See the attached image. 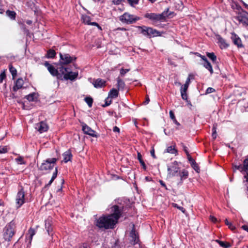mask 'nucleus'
Masks as SVG:
<instances>
[{
	"label": "nucleus",
	"mask_w": 248,
	"mask_h": 248,
	"mask_svg": "<svg viewBox=\"0 0 248 248\" xmlns=\"http://www.w3.org/2000/svg\"><path fill=\"white\" fill-rule=\"evenodd\" d=\"M203 65L204 67H205L207 69H208L211 74H213V70L212 68V66L211 64V63L208 62H204L203 64Z\"/></svg>",
	"instance_id": "32"
},
{
	"label": "nucleus",
	"mask_w": 248,
	"mask_h": 248,
	"mask_svg": "<svg viewBox=\"0 0 248 248\" xmlns=\"http://www.w3.org/2000/svg\"><path fill=\"white\" fill-rule=\"evenodd\" d=\"M7 152V148L6 147H0V154L6 153Z\"/></svg>",
	"instance_id": "49"
},
{
	"label": "nucleus",
	"mask_w": 248,
	"mask_h": 248,
	"mask_svg": "<svg viewBox=\"0 0 248 248\" xmlns=\"http://www.w3.org/2000/svg\"><path fill=\"white\" fill-rule=\"evenodd\" d=\"M10 71L13 78H15L16 76V70L15 68L13 67L12 65L9 66Z\"/></svg>",
	"instance_id": "38"
},
{
	"label": "nucleus",
	"mask_w": 248,
	"mask_h": 248,
	"mask_svg": "<svg viewBox=\"0 0 248 248\" xmlns=\"http://www.w3.org/2000/svg\"><path fill=\"white\" fill-rule=\"evenodd\" d=\"M118 90L112 89L108 93V97L110 98H115L118 96Z\"/></svg>",
	"instance_id": "24"
},
{
	"label": "nucleus",
	"mask_w": 248,
	"mask_h": 248,
	"mask_svg": "<svg viewBox=\"0 0 248 248\" xmlns=\"http://www.w3.org/2000/svg\"><path fill=\"white\" fill-rule=\"evenodd\" d=\"M57 173H58V168H57V167H56L55 168V171L53 173V175H52V176L51 177V179L49 181L48 183L46 185V186H50L51 185V184L52 183V182H53L54 179L57 177Z\"/></svg>",
	"instance_id": "28"
},
{
	"label": "nucleus",
	"mask_w": 248,
	"mask_h": 248,
	"mask_svg": "<svg viewBox=\"0 0 248 248\" xmlns=\"http://www.w3.org/2000/svg\"><path fill=\"white\" fill-rule=\"evenodd\" d=\"M210 219L213 222H216L217 220V218L212 216H210Z\"/></svg>",
	"instance_id": "58"
},
{
	"label": "nucleus",
	"mask_w": 248,
	"mask_h": 248,
	"mask_svg": "<svg viewBox=\"0 0 248 248\" xmlns=\"http://www.w3.org/2000/svg\"><path fill=\"white\" fill-rule=\"evenodd\" d=\"M82 19L83 20V22L87 24L90 25L91 23V18L89 16L87 15L82 16Z\"/></svg>",
	"instance_id": "33"
},
{
	"label": "nucleus",
	"mask_w": 248,
	"mask_h": 248,
	"mask_svg": "<svg viewBox=\"0 0 248 248\" xmlns=\"http://www.w3.org/2000/svg\"><path fill=\"white\" fill-rule=\"evenodd\" d=\"M216 242L222 248H229L231 247L230 243L228 242H224L218 240H217Z\"/></svg>",
	"instance_id": "30"
},
{
	"label": "nucleus",
	"mask_w": 248,
	"mask_h": 248,
	"mask_svg": "<svg viewBox=\"0 0 248 248\" xmlns=\"http://www.w3.org/2000/svg\"><path fill=\"white\" fill-rule=\"evenodd\" d=\"M56 55V52L55 50L52 49H50L47 51V57L48 58H53L55 57Z\"/></svg>",
	"instance_id": "34"
},
{
	"label": "nucleus",
	"mask_w": 248,
	"mask_h": 248,
	"mask_svg": "<svg viewBox=\"0 0 248 248\" xmlns=\"http://www.w3.org/2000/svg\"><path fill=\"white\" fill-rule=\"evenodd\" d=\"M170 118L172 120H173L175 119L174 114L173 112H172V111H171V110H170Z\"/></svg>",
	"instance_id": "54"
},
{
	"label": "nucleus",
	"mask_w": 248,
	"mask_h": 248,
	"mask_svg": "<svg viewBox=\"0 0 248 248\" xmlns=\"http://www.w3.org/2000/svg\"><path fill=\"white\" fill-rule=\"evenodd\" d=\"M78 75V72H72L69 68L67 73L63 76V78L65 80H74L77 78Z\"/></svg>",
	"instance_id": "10"
},
{
	"label": "nucleus",
	"mask_w": 248,
	"mask_h": 248,
	"mask_svg": "<svg viewBox=\"0 0 248 248\" xmlns=\"http://www.w3.org/2000/svg\"><path fill=\"white\" fill-rule=\"evenodd\" d=\"M117 82L118 90H119L124 89L125 86L124 82L122 79L120 78L119 77L117 78Z\"/></svg>",
	"instance_id": "25"
},
{
	"label": "nucleus",
	"mask_w": 248,
	"mask_h": 248,
	"mask_svg": "<svg viewBox=\"0 0 248 248\" xmlns=\"http://www.w3.org/2000/svg\"><path fill=\"white\" fill-rule=\"evenodd\" d=\"M25 202V192L23 189L19 190L16 196V203L17 208L20 207Z\"/></svg>",
	"instance_id": "8"
},
{
	"label": "nucleus",
	"mask_w": 248,
	"mask_h": 248,
	"mask_svg": "<svg viewBox=\"0 0 248 248\" xmlns=\"http://www.w3.org/2000/svg\"><path fill=\"white\" fill-rule=\"evenodd\" d=\"M113 131L114 132H118V133H119L120 132V129L117 126H114L113 127Z\"/></svg>",
	"instance_id": "59"
},
{
	"label": "nucleus",
	"mask_w": 248,
	"mask_h": 248,
	"mask_svg": "<svg viewBox=\"0 0 248 248\" xmlns=\"http://www.w3.org/2000/svg\"><path fill=\"white\" fill-rule=\"evenodd\" d=\"M212 130H213L212 137L214 139H215L217 138V132H216V126L215 125H214Z\"/></svg>",
	"instance_id": "46"
},
{
	"label": "nucleus",
	"mask_w": 248,
	"mask_h": 248,
	"mask_svg": "<svg viewBox=\"0 0 248 248\" xmlns=\"http://www.w3.org/2000/svg\"><path fill=\"white\" fill-rule=\"evenodd\" d=\"M243 168V172L246 173V175H245V178L246 179V181L248 183L247 190L248 191V157L244 160Z\"/></svg>",
	"instance_id": "19"
},
{
	"label": "nucleus",
	"mask_w": 248,
	"mask_h": 248,
	"mask_svg": "<svg viewBox=\"0 0 248 248\" xmlns=\"http://www.w3.org/2000/svg\"><path fill=\"white\" fill-rule=\"evenodd\" d=\"M112 2L115 5H118L120 3L122 0H112Z\"/></svg>",
	"instance_id": "56"
},
{
	"label": "nucleus",
	"mask_w": 248,
	"mask_h": 248,
	"mask_svg": "<svg viewBox=\"0 0 248 248\" xmlns=\"http://www.w3.org/2000/svg\"><path fill=\"white\" fill-rule=\"evenodd\" d=\"M138 28L141 30V33L144 36L149 38L152 37L160 36V33L156 30L152 28L146 26H138Z\"/></svg>",
	"instance_id": "3"
},
{
	"label": "nucleus",
	"mask_w": 248,
	"mask_h": 248,
	"mask_svg": "<svg viewBox=\"0 0 248 248\" xmlns=\"http://www.w3.org/2000/svg\"><path fill=\"white\" fill-rule=\"evenodd\" d=\"M207 57L210 58L211 60H212L213 62L216 61L217 59V57L215 55V54L213 52L212 53H207Z\"/></svg>",
	"instance_id": "40"
},
{
	"label": "nucleus",
	"mask_w": 248,
	"mask_h": 248,
	"mask_svg": "<svg viewBox=\"0 0 248 248\" xmlns=\"http://www.w3.org/2000/svg\"><path fill=\"white\" fill-rule=\"evenodd\" d=\"M69 69V68L67 66L61 65L58 68V72L61 73L63 76L67 73V71Z\"/></svg>",
	"instance_id": "26"
},
{
	"label": "nucleus",
	"mask_w": 248,
	"mask_h": 248,
	"mask_svg": "<svg viewBox=\"0 0 248 248\" xmlns=\"http://www.w3.org/2000/svg\"><path fill=\"white\" fill-rule=\"evenodd\" d=\"M35 128L40 133H42L43 132L46 131L48 130V127L46 123L44 122H41L40 123L36 124Z\"/></svg>",
	"instance_id": "13"
},
{
	"label": "nucleus",
	"mask_w": 248,
	"mask_h": 248,
	"mask_svg": "<svg viewBox=\"0 0 248 248\" xmlns=\"http://www.w3.org/2000/svg\"><path fill=\"white\" fill-rule=\"evenodd\" d=\"M159 182L160 183V185L164 187L166 189H167V187L166 185H165V183L162 180H159Z\"/></svg>",
	"instance_id": "57"
},
{
	"label": "nucleus",
	"mask_w": 248,
	"mask_h": 248,
	"mask_svg": "<svg viewBox=\"0 0 248 248\" xmlns=\"http://www.w3.org/2000/svg\"><path fill=\"white\" fill-rule=\"evenodd\" d=\"M6 15L11 20H15L16 17V13L14 11L7 10L6 11Z\"/></svg>",
	"instance_id": "27"
},
{
	"label": "nucleus",
	"mask_w": 248,
	"mask_h": 248,
	"mask_svg": "<svg viewBox=\"0 0 248 248\" xmlns=\"http://www.w3.org/2000/svg\"><path fill=\"white\" fill-rule=\"evenodd\" d=\"M186 91H185L184 92V90L181 89V95L183 99L187 101V96L186 94Z\"/></svg>",
	"instance_id": "41"
},
{
	"label": "nucleus",
	"mask_w": 248,
	"mask_h": 248,
	"mask_svg": "<svg viewBox=\"0 0 248 248\" xmlns=\"http://www.w3.org/2000/svg\"><path fill=\"white\" fill-rule=\"evenodd\" d=\"M90 25H94V26H95L97 27H98V28L99 30H102L101 27L98 25V24L97 23H96V22H91V23H90Z\"/></svg>",
	"instance_id": "53"
},
{
	"label": "nucleus",
	"mask_w": 248,
	"mask_h": 248,
	"mask_svg": "<svg viewBox=\"0 0 248 248\" xmlns=\"http://www.w3.org/2000/svg\"><path fill=\"white\" fill-rule=\"evenodd\" d=\"M166 152L172 154H175L177 153V151L174 146H170L167 148L166 149Z\"/></svg>",
	"instance_id": "31"
},
{
	"label": "nucleus",
	"mask_w": 248,
	"mask_h": 248,
	"mask_svg": "<svg viewBox=\"0 0 248 248\" xmlns=\"http://www.w3.org/2000/svg\"><path fill=\"white\" fill-rule=\"evenodd\" d=\"M232 168H233V171H235L237 170H238L241 172H243V166L241 165H233Z\"/></svg>",
	"instance_id": "39"
},
{
	"label": "nucleus",
	"mask_w": 248,
	"mask_h": 248,
	"mask_svg": "<svg viewBox=\"0 0 248 248\" xmlns=\"http://www.w3.org/2000/svg\"><path fill=\"white\" fill-rule=\"evenodd\" d=\"M15 161L18 164L22 165L26 164L25 161L24 160L23 157L22 156H19L16 158Z\"/></svg>",
	"instance_id": "35"
},
{
	"label": "nucleus",
	"mask_w": 248,
	"mask_h": 248,
	"mask_svg": "<svg viewBox=\"0 0 248 248\" xmlns=\"http://www.w3.org/2000/svg\"><path fill=\"white\" fill-rule=\"evenodd\" d=\"M216 39L218 41L217 43L221 49L226 48L229 46V44L226 42L224 39L221 37L220 35H217Z\"/></svg>",
	"instance_id": "15"
},
{
	"label": "nucleus",
	"mask_w": 248,
	"mask_h": 248,
	"mask_svg": "<svg viewBox=\"0 0 248 248\" xmlns=\"http://www.w3.org/2000/svg\"><path fill=\"white\" fill-rule=\"evenodd\" d=\"M199 56L202 59L203 61H204V62L208 61L207 59L204 56H202L201 55H199Z\"/></svg>",
	"instance_id": "62"
},
{
	"label": "nucleus",
	"mask_w": 248,
	"mask_h": 248,
	"mask_svg": "<svg viewBox=\"0 0 248 248\" xmlns=\"http://www.w3.org/2000/svg\"><path fill=\"white\" fill-rule=\"evenodd\" d=\"M130 237L131 241L133 242L134 244H137L139 241V238L137 236L135 229L133 228L130 232Z\"/></svg>",
	"instance_id": "23"
},
{
	"label": "nucleus",
	"mask_w": 248,
	"mask_h": 248,
	"mask_svg": "<svg viewBox=\"0 0 248 248\" xmlns=\"http://www.w3.org/2000/svg\"><path fill=\"white\" fill-rule=\"evenodd\" d=\"M179 171H180V168L178 162L176 161L172 162L170 166H168V176L170 177L177 175Z\"/></svg>",
	"instance_id": "7"
},
{
	"label": "nucleus",
	"mask_w": 248,
	"mask_h": 248,
	"mask_svg": "<svg viewBox=\"0 0 248 248\" xmlns=\"http://www.w3.org/2000/svg\"><path fill=\"white\" fill-rule=\"evenodd\" d=\"M35 232L34 229L31 228L29 230V234H30V237L31 240L32 239L33 236L35 234Z\"/></svg>",
	"instance_id": "45"
},
{
	"label": "nucleus",
	"mask_w": 248,
	"mask_h": 248,
	"mask_svg": "<svg viewBox=\"0 0 248 248\" xmlns=\"http://www.w3.org/2000/svg\"><path fill=\"white\" fill-rule=\"evenodd\" d=\"M82 129L84 133L86 134L90 135L93 137H96V132L95 131L93 130L91 127L88 126L87 124H83Z\"/></svg>",
	"instance_id": "11"
},
{
	"label": "nucleus",
	"mask_w": 248,
	"mask_h": 248,
	"mask_svg": "<svg viewBox=\"0 0 248 248\" xmlns=\"http://www.w3.org/2000/svg\"><path fill=\"white\" fill-rule=\"evenodd\" d=\"M214 92H215V90L214 88H213L212 87H209L206 89V93L208 94V93H213Z\"/></svg>",
	"instance_id": "47"
},
{
	"label": "nucleus",
	"mask_w": 248,
	"mask_h": 248,
	"mask_svg": "<svg viewBox=\"0 0 248 248\" xmlns=\"http://www.w3.org/2000/svg\"><path fill=\"white\" fill-rule=\"evenodd\" d=\"M35 93H31L26 96V98L29 101H33L35 100Z\"/></svg>",
	"instance_id": "36"
},
{
	"label": "nucleus",
	"mask_w": 248,
	"mask_h": 248,
	"mask_svg": "<svg viewBox=\"0 0 248 248\" xmlns=\"http://www.w3.org/2000/svg\"><path fill=\"white\" fill-rule=\"evenodd\" d=\"M111 100H109V101L106 100L105 104L103 106L104 107H106V106H109L111 104Z\"/></svg>",
	"instance_id": "61"
},
{
	"label": "nucleus",
	"mask_w": 248,
	"mask_h": 248,
	"mask_svg": "<svg viewBox=\"0 0 248 248\" xmlns=\"http://www.w3.org/2000/svg\"><path fill=\"white\" fill-rule=\"evenodd\" d=\"M129 4L132 7L135 6L139 3L138 0H127Z\"/></svg>",
	"instance_id": "42"
},
{
	"label": "nucleus",
	"mask_w": 248,
	"mask_h": 248,
	"mask_svg": "<svg viewBox=\"0 0 248 248\" xmlns=\"http://www.w3.org/2000/svg\"><path fill=\"white\" fill-rule=\"evenodd\" d=\"M187 158H188V160L190 162L191 164L192 163H194V162L195 161L191 157V156H190V155L189 154L187 155Z\"/></svg>",
	"instance_id": "52"
},
{
	"label": "nucleus",
	"mask_w": 248,
	"mask_h": 248,
	"mask_svg": "<svg viewBox=\"0 0 248 248\" xmlns=\"http://www.w3.org/2000/svg\"><path fill=\"white\" fill-rule=\"evenodd\" d=\"M57 161L55 158H49L42 163L40 169L42 170H50L53 169Z\"/></svg>",
	"instance_id": "6"
},
{
	"label": "nucleus",
	"mask_w": 248,
	"mask_h": 248,
	"mask_svg": "<svg viewBox=\"0 0 248 248\" xmlns=\"http://www.w3.org/2000/svg\"><path fill=\"white\" fill-rule=\"evenodd\" d=\"M130 71V69H124V68H121V70H120V75L121 76V77H124L125 74L129 72Z\"/></svg>",
	"instance_id": "43"
},
{
	"label": "nucleus",
	"mask_w": 248,
	"mask_h": 248,
	"mask_svg": "<svg viewBox=\"0 0 248 248\" xmlns=\"http://www.w3.org/2000/svg\"><path fill=\"white\" fill-rule=\"evenodd\" d=\"M174 206L175 207H176L177 209H178L180 211H181L183 213H185L186 210L183 207L179 206L177 204H174Z\"/></svg>",
	"instance_id": "50"
},
{
	"label": "nucleus",
	"mask_w": 248,
	"mask_h": 248,
	"mask_svg": "<svg viewBox=\"0 0 248 248\" xmlns=\"http://www.w3.org/2000/svg\"><path fill=\"white\" fill-rule=\"evenodd\" d=\"M236 19L240 23L248 26V16L247 14L238 15L236 17Z\"/></svg>",
	"instance_id": "14"
},
{
	"label": "nucleus",
	"mask_w": 248,
	"mask_h": 248,
	"mask_svg": "<svg viewBox=\"0 0 248 248\" xmlns=\"http://www.w3.org/2000/svg\"><path fill=\"white\" fill-rule=\"evenodd\" d=\"M140 163L141 166L143 167V169L145 170L146 169V167L145 165V164L144 163L143 160L142 161L140 162Z\"/></svg>",
	"instance_id": "60"
},
{
	"label": "nucleus",
	"mask_w": 248,
	"mask_h": 248,
	"mask_svg": "<svg viewBox=\"0 0 248 248\" xmlns=\"http://www.w3.org/2000/svg\"><path fill=\"white\" fill-rule=\"evenodd\" d=\"M151 155L154 158H156V156L155 155V150L154 149H153L151 151Z\"/></svg>",
	"instance_id": "63"
},
{
	"label": "nucleus",
	"mask_w": 248,
	"mask_h": 248,
	"mask_svg": "<svg viewBox=\"0 0 248 248\" xmlns=\"http://www.w3.org/2000/svg\"><path fill=\"white\" fill-rule=\"evenodd\" d=\"M149 101H150V99H149V97L147 96L146 98L145 101L144 102L143 104L144 105H147L149 103Z\"/></svg>",
	"instance_id": "64"
},
{
	"label": "nucleus",
	"mask_w": 248,
	"mask_h": 248,
	"mask_svg": "<svg viewBox=\"0 0 248 248\" xmlns=\"http://www.w3.org/2000/svg\"><path fill=\"white\" fill-rule=\"evenodd\" d=\"M178 172L180 177L181 183H182L184 180H185L188 177V172L185 170H183L181 171L180 170Z\"/></svg>",
	"instance_id": "22"
},
{
	"label": "nucleus",
	"mask_w": 248,
	"mask_h": 248,
	"mask_svg": "<svg viewBox=\"0 0 248 248\" xmlns=\"http://www.w3.org/2000/svg\"><path fill=\"white\" fill-rule=\"evenodd\" d=\"M61 63L63 64H67L76 59V58L71 57L68 54H64L63 55L60 54Z\"/></svg>",
	"instance_id": "9"
},
{
	"label": "nucleus",
	"mask_w": 248,
	"mask_h": 248,
	"mask_svg": "<svg viewBox=\"0 0 248 248\" xmlns=\"http://www.w3.org/2000/svg\"><path fill=\"white\" fill-rule=\"evenodd\" d=\"M231 39L232 40L234 45L237 46L238 47H243V45L242 43V41L240 38L234 33H232Z\"/></svg>",
	"instance_id": "12"
},
{
	"label": "nucleus",
	"mask_w": 248,
	"mask_h": 248,
	"mask_svg": "<svg viewBox=\"0 0 248 248\" xmlns=\"http://www.w3.org/2000/svg\"><path fill=\"white\" fill-rule=\"evenodd\" d=\"M169 10V8H167L166 10L160 14L155 13H147L144 15V17L150 19L153 22V24L155 25L158 21H163L165 20L166 18L169 15L167 14Z\"/></svg>",
	"instance_id": "2"
},
{
	"label": "nucleus",
	"mask_w": 248,
	"mask_h": 248,
	"mask_svg": "<svg viewBox=\"0 0 248 248\" xmlns=\"http://www.w3.org/2000/svg\"><path fill=\"white\" fill-rule=\"evenodd\" d=\"M14 224L12 222H11L5 227L3 234L4 238L5 240L9 241L14 235Z\"/></svg>",
	"instance_id": "5"
},
{
	"label": "nucleus",
	"mask_w": 248,
	"mask_h": 248,
	"mask_svg": "<svg viewBox=\"0 0 248 248\" xmlns=\"http://www.w3.org/2000/svg\"><path fill=\"white\" fill-rule=\"evenodd\" d=\"M190 76H191V75H189L188 78H187V79L186 80V83H185V84L183 86H182L181 87V90H184V92L185 91H187V90L188 86H189V83H190Z\"/></svg>",
	"instance_id": "29"
},
{
	"label": "nucleus",
	"mask_w": 248,
	"mask_h": 248,
	"mask_svg": "<svg viewBox=\"0 0 248 248\" xmlns=\"http://www.w3.org/2000/svg\"><path fill=\"white\" fill-rule=\"evenodd\" d=\"M225 224L227 226H228L229 228H230L231 230H233L235 229V227L233 225H232V224L231 222H229L227 219H225Z\"/></svg>",
	"instance_id": "44"
},
{
	"label": "nucleus",
	"mask_w": 248,
	"mask_h": 248,
	"mask_svg": "<svg viewBox=\"0 0 248 248\" xmlns=\"http://www.w3.org/2000/svg\"><path fill=\"white\" fill-rule=\"evenodd\" d=\"M46 66L47 67L48 71L53 76H58V70L52 65L49 64L47 62L45 63Z\"/></svg>",
	"instance_id": "17"
},
{
	"label": "nucleus",
	"mask_w": 248,
	"mask_h": 248,
	"mask_svg": "<svg viewBox=\"0 0 248 248\" xmlns=\"http://www.w3.org/2000/svg\"><path fill=\"white\" fill-rule=\"evenodd\" d=\"M52 218L50 217H48L45 220V228L49 235H51V232L52 231Z\"/></svg>",
	"instance_id": "16"
},
{
	"label": "nucleus",
	"mask_w": 248,
	"mask_h": 248,
	"mask_svg": "<svg viewBox=\"0 0 248 248\" xmlns=\"http://www.w3.org/2000/svg\"><path fill=\"white\" fill-rule=\"evenodd\" d=\"M6 77V75L4 72L0 74V83H2L4 78Z\"/></svg>",
	"instance_id": "51"
},
{
	"label": "nucleus",
	"mask_w": 248,
	"mask_h": 248,
	"mask_svg": "<svg viewBox=\"0 0 248 248\" xmlns=\"http://www.w3.org/2000/svg\"><path fill=\"white\" fill-rule=\"evenodd\" d=\"M191 165V166L192 167V168L196 171H198V170H199V168L198 167V166L195 161L194 162V163H192Z\"/></svg>",
	"instance_id": "48"
},
{
	"label": "nucleus",
	"mask_w": 248,
	"mask_h": 248,
	"mask_svg": "<svg viewBox=\"0 0 248 248\" xmlns=\"http://www.w3.org/2000/svg\"><path fill=\"white\" fill-rule=\"evenodd\" d=\"M140 17L130 15L127 13H125L120 17V20L123 23L126 24H132L140 20Z\"/></svg>",
	"instance_id": "4"
},
{
	"label": "nucleus",
	"mask_w": 248,
	"mask_h": 248,
	"mask_svg": "<svg viewBox=\"0 0 248 248\" xmlns=\"http://www.w3.org/2000/svg\"><path fill=\"white\" fill-rule=\"evenodd\" d=\"M106 82L104 80L98 78L93 81V84L96 88H101L105 86Z\"/></svg>",
	"instance_id": "20"
},
{
	"label": "nucleus",
	"mask_w": 248,
	"mask_h": 248,
	"mask_svg": "<svg viewBox=\"0 0 248 248\" xmlns=\"http://www.w3.org/2000/svg\"><path fill=\"white\" fill-rule=\"evenodd\" d=\"M84 100L89 107H91L92 106L93 102V99L92 98L90 97H86L85 98Z\"/></svg>",
	"instance_id": "37"
},
{
	"label": "nucleus",
	"mask_w": 248,
	"mask_h": 248,
	"mask_svg": "<svg viewBox=\"0 0 248 248\" xmlns=\"http://www.w3.org/2000/svg\"><path fill=\"white\" fill-rule=\"evenodd\" d=\"M24 84V81L21 78H18L16 82L15 85L13 87V90L14 92H16L18 90L22 88Z\"/></svg>",
	"instance_id": "18"
},
{
	"label": "nucleus",
	"mask_w": 248,
	"mask_h": 248,
	"mask_svg": "<svg viewBox=\"0 0 248 248\" xmlns=\"http://www.w3.org/2000/svg\"><path fill=\"white\" fill-rule=\"evenodd\" d=\"M137 157L140 162L143 161L142 159V155L139 152L138 153Z\"/></svg>",
	"instance_id": "55"
},
{
	"label": "nucleus",
	"mask_w": 248,
	"mask_h": 248,
	"mask_svg": "<svg viewBox=\"0 0 248 248\" xmlns=\"http://www.w3.org/2000/svg\"><path fill=\"white\" fill-rule=\"evenodd\" d=\"M62 155L63 157V161L65 163H67V162L70 161L72 156V155L70 150H67Z\"/></svg>",
	"instance_id": "21"
},
{
	"label": "nucleus",
	"mask_w": 248,
	"mask_h": 248,
	"mask_svg": "<svg viewBox=\"0 0 248 248\" xmlns=\"http://www.w3.org/2000/svg\"><path fill=\"white\" fill-rule=\"evenodd\" d=\"M122 206L116 205L112 206L110 208V214L102 216L96 220V226L106 230L114 228L122 216Z\"/></svg>",
	"instance_id": "1"
}]
</instances>
